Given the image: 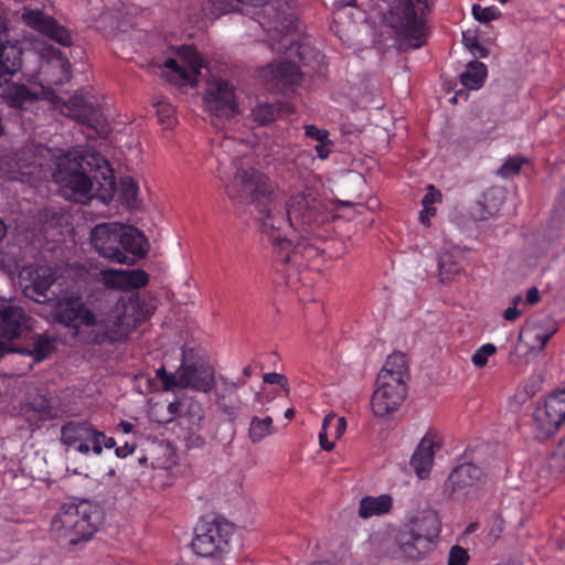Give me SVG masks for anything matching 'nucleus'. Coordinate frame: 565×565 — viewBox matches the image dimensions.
<instances>
[{
    "mask_svg": "<svg viewBox=\"0 0 565 565\" xmlns=\"http://www.w3.org/2000/svg\"><path fill=\"white\" fill-rule=\"evenodd\" d=\"M250 2L253 7H262V11L258 13L264 18H268V23L274 24L275 30H281L282 28H287L284 23L286 20L281 18V13L277 11L276 7L270 3V0H247Z\"/></svg>",
    "mask_w": 565,
    "mask_h": 565,
    "instance_id": "nucleus-37",
    "label": "nucleus"
},
{
    "mask_svg": "<svg viewBox=\"0 0 565 565\" xmlns=\"http://www.w3.org/2000/svg\"><path fill=\"white\" fill-rule=\"evenodd\" d=\"M540 300V292L536 287H532L526 292V303L534 305Z\"/></svg>",
    "mask_w": 565,
    "mask_h": 565,
    "instance_id": "nucleus-59",
    "label": "nucleus"
},
{
    "mask_svg": "<svg viewBox=\"0 0 565 565\" xmlns=\"http://www.w3.org/2000/svg\"><path fill=\"white\" fill-rule=\"evenodd\" d=\"M97 435H99L95 440H93L92 452L96 456H99L103 452V448L116 449V441L113 437H107L103 431L97 430Z\"/></svg>",
    "mask_w": 565,
    "mask_h": 565,
    "instance_id": "nucleus-45",
    "label": "nucleus"
},
{
    "mask_svg": "<svg viewBox=\"0 0 565 565\" xmlns=\"http://www.w3.org/2000/svg\"><path fill=\"white\" fill-rule=\"evenodd\" d=\"M497 352V347L492 343H484L472 354L471 361L476 367H483L488 360Z\"/></svg>",
    "mask_w": 565,
    "mask_h": 565,
    "instance_id": "nucleus-41",
    "label": "nucleus"
},
{
    "mask_svg": "<svg viewBox=\"0 0 565 565\" xmlns=\"http://www.w3.org/2000/svg\"><path fill=\"white\" fill-rule=\"evenodd\" d=\"M245 384L246 381L244 379H238L234 382L224 376H220V386L215 391L216 404L230 420L236 419L241 408V401L237 398L236 402H232L231 397L236 396L237 388Z\"/></svg>",
    "mask_w": 565,
    "mask_h": 565,
    "instance_id": "nucleus-25",
    "label": "nucleus"
},
{
    "mask_svg": "<svg viewBox=\"0 0 565 565\" xmlns=\"http://www.w3.org/2000/svg\"><path fill=\"white\" fill-rule=\"evenodd\" d=\"M136 449V446L129 443H125L122 446L116 447L115 455L118 458H126L128 455L132 454Z\"/></svg>",
    "mask_w": 565,
    "mask_h": 565,
    "instance_id": "nucleus-54",
    "label": "nucleus"
},
{
    "mask_svg": "<svg viewBox=\"0 0 565 565\" xmlns=\"http://www.w3.org/2000/svg\"><path fill=\"white\" fill-rule=\"evenodd\" d=\"M156 375L162 382L163 391H170L174 387H179V369L175 373H168L166 367L161 366L156 371Z\"/></svg>",
    "mask_w": 565,
    "mask_h": 565,
    "instance_id": "nucleus-43",
    "label": "nucleus"
},
{
    "mask_svg": "<svg viewBox=\"0 0 565 565\" xmlns=\"http://www.w3.org/2000/svg\"><path fill=\"white\" fill-rule=\"evenodd\" d=\"M334 425V438H340L347 428V420L344 417H338L334 414H329L323 419V430Z\"/></svg>",
    "mask_w": 565,
    "mask_h": 565,
    "instance_id": "nucleus-44",
    "label": "nucleus"
},
{
    "mask_svg": "<svg viewBox=\"0 0 565 565\" xmlns=\"http://www.w3.org/2000/svg\"><path fill=\"white\" fill-rule=\"evenodd\" d=\"M435 214H436L435 207L423 206V210L419 213L420 223L424 224L425 226H429L430 217L434 216Z\"/></svg>",
    "mask_w": 565,
    "mask_h": 565,
    "instance_id": "nucleus-52",
    "label": "nucleus"
},
{
    "mask_svg": "<svg viewBox=\"0 0 565 565\" xmlns=\"http://www.w3.org/2000/svg\"><path fill=\"white\" fill-rule=\"evenodd\" d=\"M185 443L189 448H202L205 445L204 438L194 431L185 437Z\"/></svg>",
    "mask_w": 565,
    "mask_h": 565,
    "instance_id": "nucleus-50",
    "label": "nucleus"
},
{
    "mask_svg": "<svg viewBox=\"0 0 565 565\" xmlns=\"http://www.w3.org/2000/svg\"><path fill=\"white\" fill-rule=\"evenodd\" d=\"M55 298V320L71 329L77 341L85 344L109 342L108 312L96 315L76 291L65 292Z\"/></svg>",
    "mask_w": 565,
    "mask_h": 565,
    "instance_id": "nucleus-4",
    "label": "nucleus"
},
{
    "mask_svg": "<svg viewBox=\"0 0 565 565\" xmlns=\"http://www.w3.org/2000/svg\"><path fill=\"white\" fill-rule=\"evenodd\" d=\"M377 387L372 395L371 407L376 417H386L396 412L406 396L407 385L376 381Z\"/></svg>",
    "mask_w": 565,
    "mask_h": 565,
    "instance_id": "nucleus-19",
    "label": "nucleus"
},
{
    "mask_svg": "<svg viewBox=\"0 0 565 565\" xmlns=\"http://www.w3.org/2000/svg\"><path fill=\"white\" fill-rule=\"evenodd\" d=\"M182 415L188 418L191 429L200 428L204 419V409L196 401H190L180 405Z\"/></svg>",
    "mask_w": 565,
    "mask_h": 565,
    "instance_id": "nucleus-38",
    "label": "nucleus"
},
{
    "mask_svg": "<svg viewBox=\"0 0 565 565\" xmlns=\"http://www.w3.org/2000/svg\"><path fill=\"white\" fill-rule=\"evenodd\" d=\"M97 429L87 422H67L61 428V441L82 455L92 451L93 440L97 438Z\"/></svg>",
    "mask_w": 565,
    "mask_h": 565,
    "instance_id": "nucleus-21",
    "label": "nucleus"
},
{
    "mask_svg": "<svg viewBox=\"0 0 565 565\" xmlns=\"http://www.w3.org/2000/svg\"><path fill=\"white\" fill-rule=\"evenodd\" d=\"M285 110L291 111L289 106H284L281 104H267L266 103V104H262V105H258L257 107H255L252 110L250 117H252L253 121L257 122L260 126H265V125L273 122L277 118V116L281 111H285Z\"/></svg>",
    "mask_w": 565,
    "mask_h": 565,
    "instance_id": "nucleus-34",
    "label": "nucleus"
},
{
    "mask_svg": "<svg viewBox=\"0 0 565 565\" xmlns=\"http://www.w3.org/2000/svg\"><path fill=\"white\" fill-rule=\"evenodd\" d=\"M154 310L152 300L142 298L138 294L121 296L108 311L109 343L127 339L139 323L153 315Z\"/></svg>",
    "mask_w": 565,
    "mask_h": 565,
    "instance_id": "nucleus-7",
    "label": "nucleus"
},
{
    "mask_svg": "<svg viewBox=\"0 0 565 565\" xmlns=\"http://www.w3.org/2000/svg\"><path fill=\"white\" fill-rule=\"evenodd\" d=\"M2 98L11 108L28 110L39 102L40 95L23 84L14 83L3 90Z\"/></svg>",
    "mask_w": 565,
    "mask_h": 565,
    "instance_id": "nucleus-27",
    "label": "nucleus"
},
{
    "mask_svg": "<svg viewBox=\"0 0 565 565\" xmlns=\"http://www.w3.org/2000/svg\"><path fill=\"white\" fill-rule=\"evenodd\" d=\"M36 158L35 156L32 157L31 160H28V161H23L21 158H18L17 159V162L15 164L18 166L19 169H22L24 167H30V166H33V164H36Z\"/></svg>",
    "mask_w": 565,
    "mask_h": 565,
    "instance_id": "nucleus-61",
    "label": "nucleus"
},
{
    "mask_svg": "<svg viewBox=\"0 0 565 565\" xmlns=\"http://www.w3.org/2000/svg\"><path fill=\"white\" fill-rule=\"evenodd\" d=\"M92 244L104 258L118 264H135L148 253V239L141 231L120 223H104L92 231Z\"/></svg>",
    "mask_w": 565,
    "mask_h": 565,
    "instance_id": "nucleus-5",
    "label": "nucleus"
},
{
    "mask_svg": "<svg viewBox=\"0 0 565 565\" xmlns=\"http://www.w3.org/2000/svg\"><path fill=\"white\" fill-rule=\"evenodd\" d=\"M8 40V28L6 21L0 17V45Z\"/></svg>",
    "mask_w": 565,
    "mask_h": 565,
    "instance_id": "nucleus-60",
    "label": "nucleus"
},
{
    "mask_svg": "<svg viewBox=\"0 0 565 565\" xmlns=\"http://www.w3.org/2000/svg\"><path fill=\"white\" fill-rule=\"evenodd\" d=\"M484 482L486 476L482 468L471 462H465L452 469L446 487L454 500L466 501L478 497Z\"/></svg>",
    "mask_w": 565,
    "mask_h": 565,
    "instance_id": "nucleus-14",
    "label": "nucleus"
},
{
    "mask_svg": "<svg viewBox=\"0 0 565 565\" xmlns=\"http://www.w3.org/2000/svg\"><path fill=\"white\" fill-rule=\"evenodd\" d=\"M263 381L267 384H277L281 387H285L287 385L286 376L276 372L265 373L263 375Z\"/></svg>",
    "mask_w": 565,
    "mask_h": 565,
    "instance_id": "nucleus-49",
    "label": "nucleus"
},
{
    "mask_svg": "<svg viewBox=\"0 0 565 565\" xmlns=\"http://www.w3.org/2000/svg\"><path fill=\"white\" fill-rule=\"evenodd\" d=\"M521 316V311L516 307H509L503 312V318L508 321H515Z\"/></svg>",
    "mask_w": 565,
    "mask_h": 565,
    "instance_id": "nucleus-58",
    "label": "nucleus"
},
{
    "mask_svg": "<svg viewBox=\"0 0 565 565\" xmlns=\"http://www.w3.org/2000/svg\"><path fill=\"white\" fill-rule=\"evenodd\" d=\"M438 278L445 284L452 281L462 270V264L458 259V253L454 250H441L438 254Z\"/></svg>",
    "mask_w": 565,
    "mask_h": 565,
    "instance_id": "nucleus-31",
    "label": "nucleus"
},
{
    "mask_svg": "<svg viewBox=\"0 0 565 565\" xmlns=\"http://www.w3.org/2000/svg\"><path fill=\"white\" fill-rule=\"evenodd\" d=\"M271 75V79L282 84H296L301 79L298 65L291 61L270 63L265 70V76Z\"/></svg>",
    "mask_w": 565,
    "mask_h": 565,
    "instance_id": "nucleus-29",
    "label": "nucleus"
},
{
    "mask_svg": "<svg viewBox=\"0 0 565 565\" xmlns=\"http://www.w3.org/2000/svg\"><path fill=\"white\" fill-rule=\"evenodd\" d=\"M100 522L98 510L87 501L65 503L51 521V532L61 544L88 541Z\"/></svg>",
    "mask_w": 565,
    "mask_h": 565,
    "instance_id": "nucleus-6",
    "label": "nucleus"
},
{
    "mask_svg": "<svg viewBox=\"0 0 565 565\" xmlns=\"http://www.w3.org/2000/svg\"><path fill=\"white\" fill-rule=\"evenodd\" d=\"M497 212H498V206H497V205H491V206H489V207H488L487 212H486V213H481V214L479 215V217H480L481 220H484V218H487L488 216H491V215H493V214H494V213H497Z\"/></svg>",
    "mask_w": 565,
    "mask_h": 565,
    "instance_id": "nucleus-64",
    "label": "nucleus"
},
{
    "mask_svg": "<svg viewBox=\"0 0 565 565\" xmlns=\"http://www.w3.org/2000/svg\"><path fill=\"white\" fill-rule=\"evenodd\" d=\"M215 382L214 370L194 349L182 348V362L179 366V387L198 392H210Z\"/></svg>",
    "mask_w": 565,
    "mask_h": 565,
    "instance_id": "nucleus-12",
    "label": "nucleus"
},
{
    "mask_svg": "<svg viewBox=\"0 0 565 565\" xmlns=\"http://www.w3.org/2000/svg\"><path fill=\"white\" fill-rule=\"evenodd\" d=\"M498 194H500V195H501V194H502V192H501L500 190H491V191H489L488 193H486V194H484V198H483V199H484V201H483V202H479V203H478V205H479V206H486V205L488 204V200H489V198H490V196H492V198H497V196H498Z\"/></svg>",
    "mask_w": 565,
    "mask_h": 565,
    "instance_id": "nucleus-62",
    "label": "nucleus"
},
{
    "mask_svg": "<svg viewBox=\"0 0 565 565\" xmlns=\"http://www.w3.org/2000/svg\"><path fill=\"white\" fill-rule=\"evenodd\" d=\"M473 18L481 23H489L500 17V12L493 7L482 8L480 4L472 6Z\"/></svg>",
    "mask_w": 565,
    "mask_h": 565,
    "instance_id": "nucleus-42",
    "label": "nucleus"
},
{
    "mask_svg": "<svg viewBox=\"0 0 565 565\" xmlns=\"http://www.w3.org/2000/svg\"><path fill=\"white\" fill-rule=\"evenodd\" d=\"M99 281L108 289L130 291L146 286L149 275L141 268L131 270L102 269Z\"/></svg>",
    "mask_w": 565,
    "mask_h": 565,
    "instance_id": "nucleus-22",
    "label": "nucleus"
},
{
    "mask_svg": "<svg viewBox=\"0 0 565 565\" xmlns=\"http://www.w3.org/2000/svg\"><path fill=\"white\" fill-rule=\"evenodd\" d=\"M332 143H316V151L320 159H327L331 152Z\"/></svg>",
    "mask_w": 565,
    "mask_h": 565,
    "instance_id": "nucleus-57",
    "label": "nucleus"
},
{
    "mask_svg": "<svg viewBox=\"0 0 565 565\" xmlns=\"http://www.w3.org/2000/svg\"><path fill=\"white\" fill-rule=\"evenodd\" d=\"M245 4H250V2L247 0H209L202 9L201 17L215 19L233 11H243Z\"/></svg>",
    "mask_w": 565,
    "mask_h": 565,
    "instance_id": "nucleus-32",
    "label": "nucleus"
},
{
    "mask_svg": "<svg viewBox=\"0 0 565 565\" xmlns=\"http://www.w3.org/2000/svg\"><path fill=\"white\" fill-rule=\"evenodd\" d=\"M15 345L17 341L0 338V358H2L6 353L15 352Z\"/></svg>",
    "mask_w": 565,
    "mask_h": 565,
    "instance_id": "nucleus-53",
    "label": "nucleus"
},
{
    "mask_svg": "<svg viewBox=\"0 0 565 565\" xmlns=\"http://www.w3.org/2000/svg\"><path fill=\"white\" fill-rule=\"evenodd\" d=\"M55 166L53 179L64 199L87 204L96 198L107 204L116 198L129 209L136 206L138 183L129 175L116 182L108 160L86 145L60 156Z\"/></svg>",
    "mask_w": 565,
    "mask_h": 565,
    "instance_id": "nucleus-1",
    "label": "nucleus"
},
{
    "mask_svg": "<svg viewBox=\"0 0 565 565\" xmlns=\"http://www.w3.org/2000/svg\"><path fill=\"white\" fill-rule=\"evenodd\" d=\"M203 99L206 110L216 119H228L237 111L234 86L225 79L210 81Z\"/></svg>",
    "mask_w": 565,
    "mask_h": 565,
    "instance_id": "nucleus-17",
    "label": "nucleus"
},
{
    "mask_svg": "<svg viewBox=\"0 0 565 565\" xmlns=\"http://www.w3.org/2000/svg\"><path fill=\"white\" fill-rule=\"evenodd\" d=\"M440 200H441V193L433 184H430L427 186V192L425 193V195L422 200V205L428 206V207H434L433 205L436 202H439Z\"/></svg>",
    "mask_w": 565,
    "mask_h": 565,
    "instance_id": "nucleus-48",
    "label": "nucleus"
},
{
    "mask_svg": "<svg viewBox=\"0 0 565 565\" xmlns=\"http://www.w3.org/2000/svg\"><path fill=\"white\" fill-rule=\"evenodd\" d=\"M553 332H536L534 334L535 342L539 344V350H543L551 339Z\"/></svg>",
    "mask_w": 565,
    "mask_h": 565,
    "instance_id": "nucleus-56",
    "label": "nucleus"
},
{
    "mask_svg": "<svg viewBox=\"0 0 565 565\" xmlns=\"http://www.w3.org/2000/svg\"><path fill=\"white\" fill-rule=\"evenodd\" d=\"M462 43L476 57H486L489 54V50L481 45L477 35L470 34V31L462 33Z\"/></svg>",
    "mask_w": 565,
    "mask_h": 565,
    "instance_id": "nucleus-40",
    "label": "nucleus"
},
{
    "mask_svg": "<svg viewBox=\"0 0 565 565\" xmlns=\"http://www.w3.org/2000/svg\"><path fill=\"white\" fill-rule=\"evenodd\" d=\"M329 220L326 205L311 189L291 195L286 209L277 202V209L265 215L263 234L270 241L277 262L297 264L299 256L312 258L318 248L310 243L292 244L289 231L299 232L303 241Z\"/></svg>",
    "mask_w": 565,
    "mask_h": 565,
    "instance_id": "nucleus-2",
    "label": "nucleus"
},
{
    "mask_svg": "<svg viewBox=\"0 0 565 565\" xmlns=\"http://www.w3.org/2000/svg\"><path fill=\"white\" fill-rule=\"evenodd\" d=\"M203 66V60L192 46H183L179 60L168 58L164 64L163 76L177 86L196 85V77Z\"/></svg>",
    "mask_w": 565,
    "mask_h": 565,
    "instance_id": "nucleus-16",
    "label": "nucleus"
},
{
    "mask_svg": "<svg viewBox=\"0 0 565 565\" xmlns=\"http://www.w3.org/2000/svg\"><path fill=\"white\" fill-rule=\"evenodd\" d=\"M416 1L418 9L414 0H394L385 15L387 24L413 49H418L424 43L422 39L426 33L422 15L428 9L427 0Z\"/></svg>",
    "mask_w": 565,
    "mask_h": 565,
    "instance_id": "nucleus-8",
    "label": "nucleus"
},
{
    "mask_svg": "<svg viewBox=\"0 0 565 565\" xmlns=\"http://www.w3.org/2000/svg\"><path fill=\"white\" fill-rule=\"evenodd\" d=\"M15 353L28 355L34 362L47 359L56 350V341L46 333H33L29 330L17 341Z\"/></svg>",
    "mask_w": 565,
    "mask_h": 565,
    "instance_id": "nucleus-23",
    "label": "nucleus"
},
{
    "mask_svg": "<svg viewBox=\"0 0 565 565\" xmlns=\"http://www.w3.org/2000/svg\"><path fill=\"white\" fill-rule=\"evenodd\" d=\"M61 111L82 126V132L88 141L97 138L106 139L110 132L109 122L99 105L87 100L79 92H76L67 102L63 103Z\"/></svg>",
    "mask_w": 565,
    "mask_h": 565,
    "instance_id": "nucleus-9",
    "label": "nucleus"
},
{
    "mask_svg": "<svg viewBox=\"0 0 565 565\" xmlns=\"http://www.w3.org/2000/svg\"><path fill=\"white\" fill-rule=\"evenodd\" d=\"M486 76V65L481 62L472 61L468 64V70L460 75V82L469 89H478L483 84Z\"/></svg>",
    "mask_w": 565,
    "mask_h": 565,
    "instance_id": "nucleus-35",
    "label": "nucleus"
},
{
    "mask_svg": "<svg viewBox=\"0 0 565 565\" xmlns=\"http://www.w3.org/2000/svg\"><path fill=\"white\" fill-rule=\"evenodd\" d=\"M233 525L224 519L201 521L195 530L191 546L201 557H218L227 553Z\"/></svg>",
    "mask_w": 565,
    "mask_h": 565,
    "instance_id": "nucleus-11",
    "label": "nucleus"
},
{
    "mask_svg": "<svg viewBox=\"0 0 565 565\" xmlns=\"http://www.w3.org/2000/svg\"><path fill=\"white\" fill-rule=\"evenodd\" d=\"M23 294L25 297L39 302L46 303L55 299L56 294L51 287L56 280L55 271L45 265H29L20 273Z\"/></svg>",
    "mask_w": 565,
    "mask_h": 565,
    "instance_id": "nucleus-15",
    "label": "nucleus"
},
{
    "mask_svg": "<svg viewBox=\"0 0 565 565\" xmlns=\"http://www.w3.org/2000/svg\"><path fill=\"white\" fill-rule=\"evenodd\" d=\"M21 20L32 30L63 46H70L72 44L68 30L43 10L25 7L22 9Z\"/></svg>",
    "mask_w": 565,
    "mask_h": 565,
    "instance_id": "nucleus-18",
    "label": "nucleus"
},
{
    "mask_svg": "<svg viewBox=\"0 0 565 565\" xmlns=\"http://www.w3.org/2000/svg\"><path fill=\"white\" fill-rule=\"evenodd\" d=\"M533 430L536 439L555 435L565 422V390L551 394L533 413Z\"/></svg>",
    "mask_w": 565,
    "mask_h": 565,
    "instance_id": "nucleus-13",
    "label": "nucleus"
},
{
    "mask_svg": "<svg viewBox=\"0 0 565 565\" xmlns=\"http://www.w3.org/2000/svg\"><path fill=\"white\" fill-rule=\"evenodd\" d=\"M438 534L437 516L431 513L425 514L412 520L399 532V548L406 557L420 559L431 550L433 540Z\"/></svg>",
    "mask_w": 565,
    "mask_h": 565,
    "instance_id": "nucleus-10",
    "label": "nucleus"
},
{
    "mask_svg": "<svg viewBox=\"0 0 565 565\" xmlns=\"http://www.w3.org/2000/svg\"><path fill=\"white\" fill-rule=\"evenodd\" d=\"M319 443H320L321 448L327 451L332 450L334 447V441H330L328 439V433H327V430H323V428L319 433Z\"/></svg>",
    "mask_w": 565,
    "mask_h": 565,
    "instance_id": "nucleus-55",
    "label": "nucleus"
},
{
    "mask_svg": "<svg viewBox=\"0 0 565 565\" xmlns=\"http://www.w3.org/2000/svg\"><path fill=\"white\" fill-rule=\"evenodd\" d=\"M527 160L521 156L509 157L505 162L500 167L498 173L503 178H511L516 175L522 166Z\"/></svg>",
    "mask_w": 565,
    "mask_h": 565,
    "instance_id": "nucleus-39",
    "label": "nucleus"
},
{
    "mask_svg": "<svg viewBox=\"0 0 565 565\" xmlns=\"http://www.w3.org/2000/svg\"><path fill=\"white\" fill-rule=\"evenodd\" d=\"M468 561L469 555L463 547L455 545L450 548L448 565H467Z\"/></svg>",
    "mask_w": 565,
    "mask_h": 565,
    "instance_id": "nucleus-46",
    "label": "nucleus"
},
{
    "mask_svg": "<svg viewBox=\"0 0 565 565\" xmlns=\"http://www.w3.org/2000/svg\"><path fill=\"white\" fill-rule=\"evenodd\" d=\"M274 431L273 418L270 416L264 418L254 416L250 419L248 437L253 444L259 443L265 437L274 434Z\"/></svg>",
    "mask_w": 565,
    "mask_h": 565,
    "instance_id": "nucleus-36",
    "label": "nucleus"
},
{
    "mask_svg": "<svg viewBox=\"0 0 565 565\" xmlns=\"http://www.w3.org/2000/svg\"><path fill=\"white\" fill-rule=\"evenodd\" d=\"M232 172L217 169V179L227 196L236 202H247L257 210V218L264 230L265 215L277 209L276 188L270 177L254 164L245 153L232 159Z\"/></svg>",
    "mask_w": 565,
    "mask_h": 565,
    "instance_id": "nucleus-3",
    "label": "nucleus"
},
{
    "mask_svg": "<svg viewBox=\"0 0 565 565\" xmlns=\"http://www.w3.org/2000/svg\"><path fill=\"white\" fill-rule=\"evenodd\" d=\"M21 414L28 422L45 420L52 415L50 401L43 396L34 398L21 406Z\"/></svg>",
    "mask_w": 565,
    "mask_h": 565,
    "instance_id": "nucleus-33",
    "label": "nucleus"
},
{
    "mask_svg": "<svg viewBox=\"0 0 565 565\" xmlns=\"http://www.w3.org/2000/svg\"><path fill=\"white\" fill-rule=\"evenodd\" d=\"M439 448L440 441L437 434L428 433L422 438L411 459V466L419 479L429 477L436 450Z\"/></svg>",
    "mask_w": 565,
    "mask_h": 565,
    "instance_id": "nucleus-24",
    "label": "nucleus"
},
{
    "mask_svg": "<svg viewBox=\"0 0 565 565\" xmlns=\"http://www.w3.org/2000/svg\"><path fill=\"white\" fill-rule=\"evenodd\" d=\"M392 505L393 499L390 494H381L379 497L366 495L360 501L359 515L362 519L380 516L390 512Z\"/></svg>",
    "mask_w": 565,
    "mask_h": 565,
    "instance_id": "nucleus-30",
    "label": "nucleus"
},
{
    "mask_svg": "<svg viewBox=\"0 0 565 565\" xmlns=\"http://www.w3.org/2000/svg\"><path fill=\"white\" fill-rule=\"evenodd\" d=\"M305 135L309 139H315L317 141H328L329 131L326 129H320L315 125L305 126Z\"/></svg>",
    "mask_w": 565,
    "mask_h": 565,
    "instance_id": "nucleus-47",
    "label": "nucleus"
},
{
    "mask_svg": "<svg viewBox=\"0 0 565 565\" xmlns=\"http://www.w3.org/2000/svg\"><path fill=\"white\" fill-rule=\"evenodd\" d=\"M409 377V370L406 355L402 352L390 354L381 369L377 381L406 384Z\"/></svg>",
    "mask_w": 565,
    "mask_h": 565,
    "instance_id": "nucleus-26",
    "label": "nucleus"
},
{
    "mask_svg": "<svg viewBox=\"0 0 565 565\" xmlns=\"http://www.w3.org/2000/svg\"><path fill=\"white\" fill-rule=\"evenodd\" d=\"M22 66V49L18 41L7 40L0 45V72L10 79Z\"/></svg>",
    "mask_w": 565,
    "mask_h": 565,
    "instance_id": "nucleus-28",
    "label": "nucleus"
},
{
    "mask_svg": "<svg viewBox=\"0 0 565 565\" xmlns=\"http://www.w3.org/2000/svg\"><path fill=\"white\" fill-rule=\"evenodd\" d=\"M30 316L12 302L0 303V338L18 341L30 329Z\"/></svg>",
    "mask_w": 565,
    "mask_h": 565,
    "instance_id": "nucleus-20",
    "label": "nucleus"
},
{
    "mask_svg": "<svg viewBox=\"0 0 565 565\" xmlns=\"http://www.w3.org/2000/svg\"><path fill=\"white\" fill-rule=\"evenodd\" d=\"M157 113L161 121H163V118L170 120L174 114V108L170 104L158 103Z\"/></svg>",
    "mask_w": 565,
    "mask_h": 565,
    "instance_id": "nucleus-51",
    "label": "nucleus"
},
{
    "mask_svg": "<svg viewBox=\"0 0 565 565\" xmlns=\"http://www.w3.org/2000/svg\"><path fill=\"white\" fill-rule=\"evenodd\" d=\"M119 428L122 430V433L125 434H129L131 433L134 426L131 423L127 422V420H121L119 423Z\"/></svg>",
    "mask_w": 565,
    "mask_h": 565,
    "instance_id": "nucleus-63",
    "label": "nucleus"
}]
</instances>
